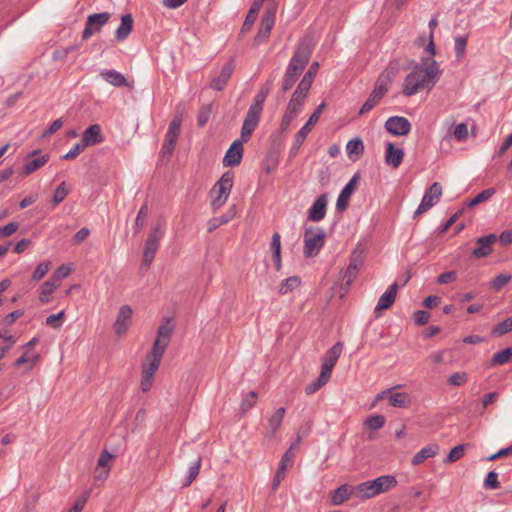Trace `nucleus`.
Listing matches in <instances>:
<instances>
[{"label":"nucleus","mask_w":512,"mask_h":512,"mask_svg":"<svg viewBox=\"0 0 512 512\" xmlns=\"http://www.w3.org/2000/svg\"><path fill=\"white\" fill-rule=\"evenodd\" d=\"M441 74L437 61L433 58H423L422 64L414 63L412 71L405 77L402 93L406 97L413 96L423 89H431Z\"/></svg>","instance_id":"obj_1"},{"label":"nucleus","mask_w":512,"mask_h":512,"mask_svg":"<svg viewBox=\"0 0 512 512\" xmlns=\"http://www.w3.org/2000/svg\"><path fill=\"white\" fill-rule=\"evenodd\" d=\"M173 330L174 327L170 325L169 319H166L165 323L159 326L152 349L146 355L145 362L143 364L159 368L165 350L169 345Z\"/></svg>","instance_id":"obj_2"},{"label":"nucleus","mask_w":512,"mask_h":512,"mask_svg":"<svg viewBox=\"0 0 512 512\" xmlns=\"http://www.w3.org/2000/svg\"><path fill=\"white\" fill-rule=\"evenodd\" d=\"M397 480L393 475H383L373 480L365 481L355 487V495L358 498L369 499L380 493L394 488Z\"/></svg>","instance_id":"obj_3"},{"label":"nucleus","mask_w":512,"mask_h":512,"mask_svg":"<svg viewBox=\"0 0 512 512\" xmlns=\"http://www.w3.org/2000/svg\"><path fill=\"white\" fill-rule=\"evenodd\" d=\"M265 100L266 97L261 96V94L257 92L243 121L241 128V137L243 141H249L254 130L258 126Z\"/></svg>","instance_id":"obj_4"},{"label":"nucleus","mask_w":512,"mask_h":512,"mask_svg":"<svg viewBox=\"0 0 512 512\" xmlns=\"http://www.w3.org/2000/svg\"><path fill=\"white\" fill-rule=\"evenodd\" d=\"M312 50L310 45L302 41L294 51L286 69L287 73L299 77L311 58Z\"/></svg>","instance_id":"obj_5"},{"label":"nucleus","mask_w":512,"mask_h":512,"mask_svg":"<svg viewBox=\"0 0 512 512\" xmlns=\"http://www.w3.org/2000/svg\"><path fill=\"white\" fill-rule=\"evenodd\" d=\"M233 179L234 174L228 171L225 172L214 185L211 191L212 193H217V196L211 201V207L214 212L217 211L226 203L231 192V189L233 187Z\"/></svg>","instance_id":"obj_6"},{"label":"nucleus","mask_w":512,"mask_h":512,"mask_svg":"<svg viewBox=\"0 0 512 512\" xmlns=\"http://www.w3.org/2000/svg\"><path fill=\"white\" fill-rule=\"evenodd\" d=\"M325 243V232L321 228L308 227L304 232V255L316 256Z\"/></svg>","instance_id":"obj_7"},{"label":"nucleus","mask_w":512,"mask_h":512,"mask_svg":"<svg viewBox=\"0 0 512 512\" xmlns=\"http://www.w3.org/2000/svg\"><path fill=\"white\" fill-rule=\"evenodd\" d=\"M163 236L162 225L155 226L148 235L143 251L141 267L148 269L154 260L155 254L159 247V241Z\"/></svg>","instance_id":"obj_8"},{"label":"nucleus","mask_w":512,"mask_h":512,"mask_svg":"<svg viewBox=\"0 0 512 512\" xmlns=\"http://www.w3.org/2000/svg\"><path fill=\"white\" fill-rule=\"evenodd\" d=\"M442 196V186L438 182H434L428 190L425 192L422 201L416 211L414 212V218L428 211L432 208Z\"/></svg>","instance_id":"obj_9"},{"label":"nucleus","mask_w":512,"mask_h":512,"mask_svg":"<svg viewBox=\"0 0 512 512\" xmlns=\"http://www.w3.org/2000/svg\"><path fill=\"white\" fill-rule=\"evenodd\" d=\"M110 13L102 12L88 16L85 28L82 32V39H89L94 33L100 32L101 28L109 21Z\"/></svg>","instance_id":"obj_10"},{"label":"nucleus","mask_w":512,"mask_h":512,"mask_svg":"<svg viewBox=\"0 0 512 512\" xmlns=\"http://www.w3.org/2000/svg\"><path fill=\"white\" fill-rule=\"evenodd\" d=\"M275 23V11L273 9H268L265 11L262 16L260 27L258 29L257 34L254 37V44L260 45L265 42L274 26Z\"/></svg>","instance_id":"obj_11"},{"label":"nucleus","mask_w":512,"mask_h":512,"mask_svg":"<svg viewBox=\"0 0 512 512\" xmlns=\"http://www.w3.org/2000/svg\"><path fill=\"white\" fill-rule=\"evenodd\" d=\"M40 153H41L40 150H35L27 155V157L25 158V163L20 170V175L22 177H26V176L34 173L35 171L39 170L41 167H43L49 161L48 154H43L37 158H32L33 156L38 155Z\"/></svg>","instance_id":"obj_12"},{"label":"nucleus","mask_w":512,"mask_h":512,"mask_svg":"<svg viewBox=\"0 0 512 512\" xmlns=\"http://www.w3.org/2000/svg\"><path fill=\"white\" fill-rule=\"evenodd\" d=\"M385 129L395 136H405L411 131V124L405 117L392 116L386 120Z\"/></svg>","instance_id":"obj_13"},{"label":"nucleus","mask_w":512,"mask_h":512,"mask_svg":"<svg viewBox=\"0 0 512 512\" xmlns=\"http://www.w3.org/2000/svg\"><path fill=\"white\" fill-rule=\"evenodd\" d=\"M497 241V236L493 233L476 239V248L472 251V256L480 259L488 256L493 251V245Z\"/></svg>","instance_id":"obj_14"},{"label":"nucleus","mask_w":512,"mask_h":512,"mask_svg":"<svg viewBox=\"0 0 512 512\" xmlns=\"http://www.w3.org/2000/svg\"><path fill=\"white\" fill-rule=\"evenodd\" d=\"M235 66L234 59H229L222 67L220 74L217 77L212 78L210 87L214 90L222 91L229 81Z\"/></svg>","instance_id":"obj_15"},{"label":"nucleus","mask_w":512,"mask_h":512,"mask_svg":"<svg viewBox=\"0 0 512 512\" xmlns=\"http://www.w3.org/2000/svg\"><path fill=\"white\" fill-rule=\"evenodd\" d=\"M397 292H398V283L394 282L381 295V297L379 298L378 303L375 307V310H374L376 318H378L380 316V312L382 310H387L394 304V302L396 300Z\"/></svg>","instance_id":"obj_16"},{"label":"nucleus","mask_w":512,"mask_h":512,"mask_svg":"<svg viewBox=\"0 0 512 512\" xmlns=\"http://www.w3.org/2000/svg\"><path fill=\"white\" fill-rule=\"evenodd\" d=\"M244 142L245 141H243L241 138L240 140H235L231 144L230 148L226 152L224 159H223V164L225 166L233 167V166H237L241 163V160L243 157V152H244V147H243Z\"/></svg>","instance_id":"obj_17"},{"label":"nucleus","mask_w":512,"mask_h":512,"mask_svg":"<svg viewBox=\"0 0 512 512\" xmlns=\"http://www.w3.org/2000/svg\"><path fill=\"white\" fill-rule=\"evenodd\" d=\"M359 179L360 175L359 173H356L340 192L336 202V209L338 211H344L347 209L349 204V198L352 195L353 191L355 190Z\"/></svg>","instance_id":"obj_18"},{"label":"nucleus","mask_w":512,"mask_h":512,"mask_svg":"<svg viewBox=\"0 0 512 512\" xmlns=\"http://www.w3.org/2000/svg\"><path fill=\"white\" fill-rule=\"evenodd\" d=\"M400 72V63L398 60H393L389 63L387 68L378 76L375 84L388 89V86Z\"/></svg>","instance_id":"obj_19"},{"label":"nucleus","mask_w":512,"mask_h":512,"mask_svg":"<svg viewBox=\"0 0 512 512\" xmlns=\"http://www.w3.org/2000/svg\"><path fill=\"white\" fill-rule=\"evenodd\" d=\"M400 72V63L398 60H393L389 63L387 68L378 76L375 84L388 89V86Z\"/></svg>","instance_id":"obj_20"},{"label":"nucleus","mask_w":512,"mask_h":512,"mask_svg":"<svg viewBox=\"0 0 512 512\" xmlns=\"http://www.w3.org/2000/svg\"><path fill=\"white\" fill-rule=\"evenodd\" d=\"M327 196L322 194L317 197L308 210V220L313 222L321 221L326 215Z\"/></svg>","instance_id":"obj_21"},{"label":"nucleus","mask_w":512,"mask_h":512,"mask_svg":"<svg viewBox=\"0 0 512 512\" xmlns=\"http://www.w3.org/2000/svg\"><path fill=\"white\" fill-rule=\"evenodd\" d=\"M292 449L293 445H291L290 448L285 452L279 463L278 469L272 482V488L274 490L278 488L280 482L285 478V471L287 469L288 464H291L293 462L294 454L292 453Z\"/></svg>","instance_id":"obj_22"},{"label":"nucleus","mask_w":512,"mask_h":512,"mask_svg":"<svg viewBox=\"0 0 512 512\" xmlns=\"http://www.w3.org/2000/svg\"><path fill=\"white\" fill-rule=\"evenodd\" d=\"M326 107V103L322 102L318 105L315 111L310 115L308 121L304 124V126L296 133L295 136L298 137V141L302 139L305 141L307 135L311 132L312 127L318 122L324 108Z\"/></svg>","instance_id":"obj_23"},{"label":"nucleus","mask_w":512,"mask_h":512,"mask_svg":"<svg viewBox=\"0 0 512 512\" xmlns=\"http://www.w3.org/2000/svg\"><path fill=\"white\" fill-rule=\"evenodd\" d=\"M87 146L100 144L104 141L101 127L98 124L90 125L82 134L81 139Z\"/></svg>","instance_id":"obj_24"},{"label":"nucleus","mask_w":512,"mask_h":512,"mask_svg":"<svg viewBox=\"0 0 512 512\" xmlns=\"http://www.w3.org/2000/svg\"><path fill=\"white\" fill-rule=\"evenodd\" d=\"M132 316V309L129 305L120 307L117 319L114 323V330L117 335L123 334L127 330L126 321L130 320Z\"/></svg>","instance_id":"obj_25"},{"label":"nucleus","mask_w":512,"mask_h":512,"mask_svg":"<svg viewBox=\"0 0 512 512\" xmlns=\"http://www.w3.org/2000/svg\"><path fill=\"white\" fill-rule=\"evenodd\" d=\"M236 215V205H232L226 213L219 217H214L208 221L207 230L208 232H212L216 230L221 225L227 224L230 222Z\"/></svg>","instance_id":"obj_26"},{"label":"nucleus","mask_w":512,"mask_h":512,"mask_svg":"<svg viewBox=\"0 0 512 512\" xmlns=\"http://www.w3.org/2000/svg\"><path fill=\"white\" fill-rule=\"evenodd\" d=\"M403 157H404V152L402 149L395 148L394 144L391 142H388L386 144V154H385L386 163L391 164L394 168H397L402 163Z\"/></svg>","instance_id":"obj_27"},{"label":"nucleus","mask_w":512,"mask_h":512,"mask_svg":"<svg viewBox=\"0 0 512 512\" xmlns=\"http://www.w3.org/2000/svg\"><path fill=\"white\" fill-rule=\"evenodd\" d=\"M440 447L438 444L433 443L428 446L422 448L419 452H417L412 458L413 465H419L423 463L426 459L432 458L438 454Z\"/></svg>","instance_id":"obj_28"},{"label":"nucleus","mask_w":512,"mask_h":512,"mask_svg":"<svg viewBox=\"0 0 512 512\" xmlns=\"http://www.w3.org/2000/svg\"><path fill=\"white\" fill-rule=\"evenodd\" d=\"M133 23H134V21H133L131 14L123 15L121 17V24L116 30L115 38L118 41L125 40L132 32Z\"/></svg>","instance_id":"obj_29"},{"label":"nucleus","mask_w":512,"mask_h":512,"mask_svg":"<svg viewBox=\"0 0 512 512\" xmlns=\"http://www.w3.org/2000/svg\"><path fill=\"white\" fill-rule=\"evenodd\" d=\"M352 494H355V489L352 490L349 485L344 484L333 491L331 502L333 505H341L348 500Z\"/></svg>","instance_id":"obj_30"},{"label":"nucleus","mask_w":512,"mask_h":512,"mask_svg":"<svg viewBox=\"0 0 512 512\" xmlns=\"http://www.w3.org/2000/svg\"><path fill=\"white\" fill-rule=\"evenodd\" d=\"M157 370L158 368L148 366L145 364L142 365V379L140 382V387L143 392H147L148 390H150L154 375L157 372Z\"/></svg>","instance_id":"obj_31"},{"label":"nucleus","mask_w":512,"mask_h":512,"mask_svg":"<svg viewBox=\"0 0 512 512\" xmlns=\"http://www.w3.org/2000/svg\"><path fill=\"white\" fill-rule=\"evenodd\" d=\"M101 76L115 87H123L128 85L125 76L115 70H104L101 72Z\"/></svg>","instance_id":"obj_32"},{"label":"nucleus","mask_w":512,"mask_h":512,"mask_svg":"<svg viewBox=\"0 0 512 512\" xmlns=\"http://www.w3.org/2000/svg\"><path fill=\"white\" fill-rule=\"evenodd\" d=\"M512 361V346L503 349L493 355L490 359L488 366L495 367L501 366Z\"/></svg>","instance_id":"obj_33"},{"label":"nucleus","mask_w":512,"mask_h":512,"mask_svg":"<svg viewBox=\"0 0 512 512\" xmlns=\"http://www.w3.org/2000/svg\"><path fill=\"white\" fill-rule=\"evenodd\" d=\"M343 350L342 342H336L323 356L322 363L327 365H336L338 358L340 357Z\"/></svg>","instance_id":"obj_34"},{"label":"nucleus","mask_w":512,"mask_h":512,"mask_svg":"<svg viewBox=\"0 0 512 512\" xmlns=\"http://www.w3.org/2000/svg\"><path fill=\"white\" fill-rule=\"evenodd\" d=\"M388 400L391 406L399 408H407L411 403L409 395L404 392L391 394Z\"/></svg>","instance_id":"obj_35"},{"label":"nucleus","mask_w":512,"mask_h":512,"mask_svg":"<svg viewBox=\"0 0 512 512\" xmlns=\"http://www.w3.org/2000/svg\"><path fill=\"white\" fill-rule=\"evenodd\" d=\"M285 414V408H278L275 413L268 419V428L270 430L271 435H274L275 432L280 427L283 417Z\"/></svg>","instance_id":"obj_36"},{"label":"nucleus","mask_w":512,"mask_h":512,"mask_svg":"<svg viewBox=\"0 0 512 512\" xmlns=\"http://www.w3.org/2000/svg\"><path fill=\"white\" fill-rule=\"evenodd\" d=\"M495 192H496V190L494 188H488V189L481 191L473 199H471L470 201H468L466 203V207L473 208V207L477 206L478 204L489 200L495 194Z\"/></svg>","instance_id":"obj_37"},{"label":"nucleus","mask_w":512,"mask_h":512,"mask_svg":"<svg viewBox=\"0 0 512 512\" xmlns=\"http://www.w3.org/2000/svg\"><path fill=\"white\" fill-rule=\"evenodd\" d=\"M177 138H178V136L166 133L165 140L162 145L161 152H160V156L162 158H165L172 154V152L176 146Z\"/></svg>","instance_id":"obj_38"},{"label":"nucleus","mask_w":512,"mask_h":512,"mask_svg":"<svg viewBox=\"0 0 512 512\" xmlns=\"http://www.w3.org/2000/svg\"><path fill=\"white\" fill-rule=\"evenodd\" d=\"M58 283H54L52 280H48L41 285V294L39 300L41 303H47L50 300V296L54 290L58 287Z\"/></svg>","instance_id":"obj_39"},{"label":"nucleus","mask_w":512,"mask_h":512,"mask_svg":"<svg viewBox=\"0 0 512 512\" xmlns=\"http://www.w3.org/2000/svg\"><path fill=\"white\" fill-rule=\"evenodd\" d=\"M300 285V278L298 276H291L284 279L279 286V293L281 295L287 294L289 291L294 290Z\"/></svg>","instance_id":"obj_40"},{"label":"nucleus","mask_w":512,"mask_h":512,"mask_svg":"<svg viewBox=\"0 0 512 512\" xmlns=\"http://www.w3.org/2000/svg\"><path fill=\"white\" fill-rule=\"evenodd\" d=\"M202 464V458L201 456H198L197 459L194 461V463L190 466L188 475L186 477L185 482L183 483L184 487L190 486L193 481L197 478L200 468Z\"/></svg>","instance_id":"obj_41"},{"label":"nucleus","mask_w":512,"mask_h":512,"mask_svg":"<svg viewBox=\"0 0 512 512\" xmlns=\"http://www.w3.org/2000/svg\"><path fill=\"white\" fill-rule=\"evenodd\" d=\"M469 443L466 444H459L455 447H453L450 452L448 453L445 462L446 463H454L458 461L460 458L464 456L466 448L469 446Z\"/></svg>","instance_id":"obj_42"},{"label":"nucleus","mask_w":512,"mask_h":512,"mask_svg":"<svg viewBox=\"0 0 512 512\" xmlns=\"http://www.w3.org/2000/svg\"><path fill=\"white\" fill-rule=\"evenodd\" d=\"M68 193L67 183L65 181L61 182L54 191L52 198L53 207L59 205L67 197Z\"/></svg>","instance_id":"obj_43"},{"label":"nucleus","mask_w":512,"mask_h":512,"mask_svg":"<svg viewBox=\"0 0 512 512\" xmlns=\"http://www.w3.org/2000/svg\"><path fill=\"white\" fill-rule=\"evenodd\" d=\"M349 157L352 158V155L360 156L364 152V144L360 138H355L350 140L346 146Z\"/></svg>","instance_id":"obj_44"},{"label":"nucleus","mask_w":512,"mask_h":512,"mask_svg":"<svg viewBox=\"0 0 512 512\" xmlns=\"http://www.w3.org/2000/svg\"><path fill=\"white\" fill-rule=\"evenodd\" d=\"M467 41V36H457L455 38L454 51L456 60L459 61L465 56Z\"/></svg>","instance_id":"obj_45"},{"label":"nucleus","mask_w":512,"mask_h":512,"mask_svg":"<svg viewBox=\"0 0 512 512\" xmlns=\"http://www.w3.org/2000/svg\"><path fill=\"white\" fill-rule=\"evenodd\" d=\"M512 331V317L498 323L491 331L492 336L499 337Z\"/></svg>","instance_id":"obj_46"},{"label":"nucleus","mask_w":512,"mask_h":512,"mask_svg":"<svg viewBox=\"0 0 512 512\" xmlns=\"http://www.w3.org/2000/svg\"><path fill=\"white\" fill-rule=\"evenodd\" d=\"M356 270L351 269L347 266V268L341 272L342 275V283H341V290L347 291L349 287L351 286L353 280L355 279L357 275Z\"/></svg>","instance_id":"obj_47"},{"label":"nucleus","mask_w":512,"mask_h":512,"mask_svg":"<svg viewBox=\"0 0 512 512\" xmlns=\"http://www.w3.org/2000/svg\"><path fill=\"white\" fill-rule=\"evenodd\" d=\"M304 98L296 95V94H292V97L287 105V108H286V112H289L295 116L298 115V113L300 112V109L304 103Z\"/></svg>","instance_id":"obj_48"},{"label":"nucleus","mask_w":512,"mask_h":512,"mask_svg":"<svg viewBox=\"0 0 512 512\" xmlns=\"http://www.w3.org/2000/svg\"><path fill=\"white\" fill-rule=\"evenodd\" d=\"M377 93L371 92L368 96V99L365 101V103L362 105L359 115H364L368 112H370L381 100Z\"/></svg>","instance_id":"obj_49"},{"label":"nucleus","mask_w":512,"mask_h":512,"mask_svg":"<svg viewBox=\"0 0 512 512\" xmlns=\"http://www.w3.org/2000/svg\"><path fill=\"white\" fill-rule=\"evenodd\" d=\"M212 112V104H205L201 106L197 115V124L199 127H203L208 122Z\"/></svg>","instance_id":"obj_50"},{"label":"nucleus","mask_w":512,"mask_h":512,"mask_svg":"<svg viewBox=\"0 0 512 512\" xmlns=\"http://www.w3.org/2000/svg\"><path fill=\"white\" fill-rule=\"evenodd\" d=\"M385 421L383 415H373L365 420V425L371 430H379L385 425Z\"/></svg>","instance_id":"obj_51"},{"label":"nucleus","mask_w":512,"mask_h":512,"mask_svg":"<svg viewBox=\"0 0 512 512\" xmlns=\"http://www.w3.org/2000/svg\"><path fill=\"white\" fill-rule=\"evenodd\" d=\"M312 83V80L303 77L293 93L305 99L309 93Z\"/></svg>","instance_id":"obj_52"},{"label":"nucleus","mask_w":512,"mask_h":512,"mask_svg":"<svg viewBox=\"0 0 512 512\" xmlns=\"http://www.w3.org/2000/svg\"><path fill=\"white\" fill-rule=\"evenodd\" d=\"M362 264H363V252L361 250L355 249L351 253L348 267L358 271L359 268L362 266Z\"/></svg>","instance_id":"obj_53"},{"label":"nucleus","mask_w":512,"mask_h":512,"mask_svg":"<svg viewBox=\"0 0 512 512\" xmlns=\"http://www.w3.org/2000/svg\"><path fill=\"white\" fill-rule=\"evenodd\" d=\"M510 280L511 276L509 274L501 273L492 280L491 287L495 291H499L506 286Z\"/></svg>","instance_id":"obj_54"},{"label":"nucleus","mask_w":512,"mask_h":512,"mask_svg":"<svg viewBox=\"0 0 512 512\" xmlns=\"http://www.w3.org/2000/svg\"><path fill=\"white\" fill-rule=\"evenodd\" d=\"M257 393L255 391L249 392L240 404V409L243 413L249 411L256 403Z\"/></svg>","instance_id":"obj_55"},{"label":"nucleus","mask_w":512,"mask_h":512,"mask_svg":"<svg viewBox=\"0 0 512 512\" xmlns=\"http://www.w3.org/2000/svg\"><path fill=\"white\" fill-rule=\"evenodd\" d=\"M467 380L468 375L466 372H456L448 378L447 383L451 386H462Z\"/></svg>","instance_id":"obj_56"},{"label":"nucleus","mask_w":512,"mask_h":512,"mask_svg":"<svg viewBox=\"0 0 512 512\" xmlns=\"http://www.w3.org/2000/svg\"><path fill=\"white\" fill-rule=\"evenodd\" d=\"M147 215H148V205L143 204L138 212V215H137L136 221H135V226H136L137 232H139L145 226Z\"/></svg>","instance_id":"obj_57"},{"label":"nucleus","mask_w":512,"mask_h":512,"mask_svg":"<svg viewBox=\"0 0 512 512\" xmlns=\"http://www.w3.org/2000/svg\"><path fill=\"white\" fill-rule=\"evenodd\" d=\"M51 263L49 261L47 262H41L35 269V271L32 274V280L39 281L41 280L49 271Z\"/></svg>","instance_id":"obj_58"},{"label":"nucleus","mask_w":512,"mask_h":512,"mask_svg":"<svg viewBox=\"0 0 512 512\" xmlns=\"http://www.w3.org/2000/svg\"><path fill=\"white\" fill-rule=\"evenodd\" d=\"M88 147L82 140L81 142L74 145V147L62 156L63 160H73L86 148Z\"/></svg>","instance_id":"obj_59"},{"label":"nucleus","mask_w":512,"mask_h":512,"mask_svg":"<svg viewBox=\"0 0 512 512\" xmlns=\"http://www.w3.org/2000/svg\"><path fill=\"white\" fill-rule=\"evenodd\" d=\"M69 274H70V268L65 265H61L54 271V273L50 277V280H52L54 283H58V285H60L61 279L67 277Z\"/></svg>","instance_id":"obj_60"},{"label":"nucleus","mask_w":512,"mask_h":512,"mask_svg":"<svg viewBox=\"0 0 512 512\" xmlns=\"http://www.w3.org/2000/svg\"><path fill=\"white\" fill-rule=\"evenodd\" d=\"M499 398V393L498 392H489L487 394H485L483 397H482V400H481V406H482V410L480 411V414H483L484 413V410L491 404L497 402Z\"/></svg>","instance_id":"obj_61"},{"label":"nucleus","mask_w":512,"mask_h":512,"mask_svg":"<svg viewBox=\"0 0 512 512\" xmlns=\"http://www.w3.org/2000/svg\"><path fill=\"white\" fill-rule=\"evenodd\" d=\"M484 486L488 489H497L500 486L498 481V474L495 471H490L484 480Z\"/></svg>","instance_id":"obj_62"},{"label":"nucleus","mask_w":512,"mask_h":512,"mask_svg":"<svg viewBox=\"0 0 512 512\" xmlns=\"http://www.w3.org/2000/svg\"><path fill=\"white\" fill-rule=\"evenodd\" d=\"M182 125V116L175 115L172 121L170 122L167 133L175 136H179Z\"/></svg>","instance_id":"obj_63"},{"label":"nucleus","mask_w":512,"mask_h":512,"mask_svg":"<svg viewBox=\"0 0 512 512\" xmlns=\"http://www.w3.org/2000/svg\"><path fill=\"white\" fill-rule=\"evenodd\" d=\"M297 79H298V77L292 75L291 73L285 72L283 79H282L281 91L283 93H285L288 90H290L294 86Z\"/></svg>","instance_id":"obj_64"}]
</instances>
